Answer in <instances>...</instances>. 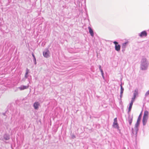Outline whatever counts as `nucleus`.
<instances>
[{"instance_id":"obj_27","label":"nucleus","mask_w":149,"mask_h":149,"mask_svg":"<svg viewBox=\"0 0 149 149\" xmlns=\"http://www.w3.org/2000/svg\"><path fill=\"white\" fill-rule=\"evenodd\" d=\"M100 70L101 73V74L103 73V70Z\"/></svg>"},{"instance_id":"obj_8","label":"nucleus","mask_w":149,"mask_h":149,"mask_svg":"<svg viewBox=\"0 0 149 149\" xmlns=\"http://www.w3.org/2000/svg\"><path fill=\"white\" fill-rule=\"evenodd\" d=\"M147 33L146 31H144L139 33V36L140 37H146L147 36Z\"/></svg>"},{"instance_id":"obj_21","label":"nucleus","mask_w":149,"mask_h":149,"mask_svg":"<svg viewBox=\"0 0 149 149\" xmlns=\"http://www.w3.org/2000/svg\"><path fill=\"white\" fill-rule=\"evenodd\" d=\"M33 61L34 62V64L36 65V58L33 59Z\"/></svg>"},{"instance_id":"obj_3","label":"nucleus","mask_w":149,"mask_h":149,"mask_svg":"<svg viewBox=\"0 0 149 149\" xmlns=\"http://www.w3.org/2000/svg\"><path fill=\"white\" fill-rule=\"evenodd\" d=\"M112 126L114 128H116L118 130H119V127L118 124L117 123V118H116L114 119Z\"/></svg>"},{"instance_id":"obj_7","label":"nucleus","mask_w":149,"mask_h":149,"mask_svg":"<svg viewBox=\"0 0 149 149\" xmlns=\"http://www.w3.org/2000/svg\"><path fill=\"white\" fill-rule=\"evenodd\" d=\"M40 105V104L39 102H36L33 104V107L35 109L37 110L39 109V107Z\"/></svg>"},{"instance_id":"obj_1","label":"nucleus","mask_w":149,"mask_h":149,"mask_svg":"<svg viewBox=\"0 0 149 149\" xmlns=\"http://www.w3.org/2000/svg\"><path fill=\"white\" fill-rule=\"evenodd\" d=\"M141 69L143 70L147 69L148 65V63L147 59L145 57H143L141 62Z\"/></svg>"},{"instance_id":"obj_19","label":"nucleus","mask_w":149,"mask_h":149,"mask_svg":"<svg viewBox=\"0 0 149 149\" xmlns=\"http://www.w3.org/2000/svg\"><path fill=\"white\" fill-rule=\"evenodd\" d=\"M29 75H28V74H27V73H25V78H28V77Z\"/></svg>"},{"instance_id":"obj_25","label":"nucleus","mask_w":149,"mask_h":149,"mask_svg":"<svg viewBox=\"0 0 149 149\" xmlns=\"http://www.w3.org/2000/svg\"><path fill=\"white\" fill-rule=\"evenodd\" d=\"M102 77L103 78V79H104V73H102Z\"/></svg>"},{"instance_id":"obj_13","label":"nucleus","mask_w":149,"mask_h":149,"mask_svg":"<svg viewBox=\"0 0 149 149\" xmlns=\"http://www.w3.org/2000/svg\"><path fill=\"white\" fill-rule=\"evenodd\" d=\"M88 29L92 37L93 36H94V32L93 29L89 26L88 27Z\"/></svg>"},{"instance_id":"obj_12","label":"nucleus","mask_w":149,"mask_h":149,"mask_svg":"<svg viewBox=\"0 0 149 149\" xmlns=\"http://www.w3.org/2000/svg\"><path fill=\"white\" fill-rule=\"evenodd\" d=\"M3 139L5 140H8L10 139V136L8 134H5L3 136Z\"/></svg>"},{"instance_id":"obj_15","label":"nucleus","mask_w":149,"mask_h":149,"mask_svg":"<svg viewBox=\"0 0 149 149\" xmlns=\"http://www.w3.org/2000/svg\"><path fill=\"white\" fill-rule=\"evenodd\" d=\"M148 113H149L148 111H145L143 118H148Z\"/></svg>"},{"instance_id":"obj_28","label":"nucleus","mask_w":149,"mask_h":149,"mask_svg":"<svg viewBox=\"0 0 149 149\" xmlns=\"http://www.w3.org/2000/svg\"><path fill=\"white\" fill-rule=\"evenodd\" d=\"M3 114L4 116H6V113H3Z\"/></svg>"},{"instance_id":"obj_10","label":"nucleus","mask_w":149,"mask_h":149,"mask_svg":"<svg viewBox=\"0 0 149 149\" xmlns=\"http://www.w3.org/2000/svg\"><path fill=\"white\" fill-rule=\"evenodd\" d=\"M135 100H131V102L130 104V105L128 109V113H129V112L131 111V109L132 108V106L133 105V102H134Z\"/></svg>"},{"instance_id":"obj_22","label":"nucleus","mask_w":149,"mask_h":149,"mask_svg":"<svg viewBox=\"0 0 149 149\" xmlns=\"http://www.w3.org/2000/svg\"><path fill=\"white\" fill-rule=\"evenodd\" d=\"M71 137L72 139H74L76 138V136L74 134H72L71 135Z\"/></svg>"},{"instance_id":"obj_9","label":"nucleus","mask_w":149,"mask_h":149,"mask_svg":"<svg viewBox=\"0 0 149 149\" xmlns=\"http://www.w3.org/2000/svg\"><path fill=\"white\" fill-rule=\"evenodd\" d=\"M138 91L137 89L136 88L135 89L134 93H133V97L132 98V100H135L136 96H137L138 95Z\"/></svg>"},{"instance_id":"obj_17","label":"nucleus","mask_w":149,"mask_h":149,"mask_svg":"<svg viewBox=\"0 0 149 149\" xmlns=\"http://www.w3.org/2000/svg\"><path fill=\"white\" fill-rule=\"evenodd\" d=\"M128 44L127 42H125L122 45V48L123 49H125L127 45Z\"/></svg>"},{"instance_id":"obj_16","label":"nucleus","mask_w":149,"mask_h":149,"mask_svg":"<svg viewBox=\"0 0 149 149\" xmlns=\"http://www.w3.org/2000/svg\"><path fill=\"white\" fill-rule=\"evenodd\" d=\"M148 118H143L142 120V123L143 124V125H145L147 122V119Z\"/></svg>"},{"instance_id":"obj_23","label":"nucleus","mask_w":149,"mask_h":149,"mask_svg":"<svg viewBox=\"0 0 149 149\" xmlns=\"http://www.w3.org/2000/svg\"><path fill=\"white\" fill-rule=\"evenodd\" d=\"M2 24V22L1 20V19L0 18V26H1Z\"/></svg>"},{"instance_id":"obj_2","label":"nucleus","mask_w":149,"mask_h":149,"mask_svg":"<svg viewBox=\"0 0 149 149\" xmlns=\"http://www.w3.org/2000/svg\"><path fill=\"white\" fill-rule=\"evenodd\" d=\"M141 113L139 116L135 124L134 129L132 128V132L133 134H135L136 135L138 132L139 130L138 127L140 124V121L141 118Z\"/></svg>"},{"instance_id":"obj_26","label":"nucleus","mask_w":149,"mask_h":149,"mask_svg":"<svg viewBox=\"0 0 149 149\" xmlns=\"http://www.w3.org/2000/svg\"><path fill=\"white\" fill-rule=\"evenodd\" d=\"M99 69L100 70H102V69L101 68V66L100 65H99Z\"/></svg>"},{"instance_id":"obj_5","label":"nucleus","mask_w":149,"mask_h":149,"mask_svg":"<svg viewBox=\"0 0 149 149\" xmlns=\"http://www.w3.org/2000/svg\"><path fill=\"white\" fill-rule=\"evenodd\" d=\"M49 50L48 49H46L43 52V55L44 57L48 58L49 56Z\"/></svg>"},{"instance_id":"obj_4","label":"nucleus","mask_w":149,"mask_h":149,"mask_svg":"<svg viewBox=\"0 0 149 149\" xmlns=\"http://www.w3.org/2000/svg\"><path fill=\"white\" fill-rule=\"evenodd\" d=\"M113 43L115 45V49L118 52L120 51V46L118 44V42L116 41H114L113 42Z\"/></svg>"},{"instance_id":"obj_6","label":"nucleus","mask_w":149,"mask_h":149,"mask_svg":"<svg viewBox=\"0 0 149 149\" xmlns=\"http://www.w3.org/2000/svg\"><path fill=\"white\" fill-rule=\"evenodd\" d=\"M128 122L129 123L130 125H131L132 123L133 117L132 115L131 116L130 114L129 113H128Z\"/></svg>"},{"instance_id":"obj_20","label":"nucleus","mask_w":149,"mask_h":149,"mask_svg":"<svg viewBox=\"0 0 149 149\" xmlns=\"http://www.w3.org/2000/svg\"><path fill=\"white\" fill-rule=\"evenodd\" d=\"M29 72V69H28L27 68L26 70V73H27V74H28Z\"/></svg>"},{"instance_id":"obj_24","label":"nucleus","mask_w":149,"mask_h":149,"mask_svg":"<svg viewBox=\"0 0 149 149\" xmlns=\"http://www.w3.org/2000/svg\"><path fill=\"white\" fill-rule=\"evenodd\" d=\"M32 56L33 57V58H35V56L34 55V54L33 53H32Z\"/></svg>"},{"instance_id":"obj_14","label":"nucleus","mask_w":149,"mask_h":149,"mask_svg":"<svg viewBox=\"0 0 149 149\" xmlns=\"http://www.w3.org/2000/svg\"><path fill=\"white\" fill-rule=\"evenodd\" d=\"M120 98L121 99L122 98L123 94V91L124 90V88H123L122 86V84H121L120 85Z\"/></svg>"},{"instance_id":"obj_11","label":"nucleus","mask_w":149,"mask_h":149,"mask_svg":"<svg viewBox=\"0 0 149 149\" xmlns=\"http://www.w3.org/2000/svg\"><path fill=\"white\" fill-rule=\"evenodd\" d=\"M29 87V86H26L24 85H21L20 87H18V88L20 90H22L25 89H27Z\"/></svg>"},{"instance_id":"obj_18","label":"nucleus","mask_w":149,"mask_h":149,"mask_svg":"<svg viewBox=\"0 0 149 149\" xmlns=\"http://www.w3.org/2000/svg\"><path fill=\"white\" fill-rule=\"evenodd\" d=\"M149 95V90L146 92L145 94V98H146V97L148 96V95Z\"/></svg>"}]
</instances>
